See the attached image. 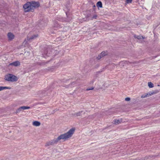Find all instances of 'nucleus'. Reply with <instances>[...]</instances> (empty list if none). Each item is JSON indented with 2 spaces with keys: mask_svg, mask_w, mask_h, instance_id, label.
Wrapping results in <instances>:
<instances>
[{
  "mask_svg": "<svg viewBox=\"0 0 160 160\" xmlns=\"http://www.w3.org/2000/svg\"><path fill=\"white\" fill-rule=\"evenodd\" d=\"M85 112H83V114H85Z\"/></svg>",
  "mask_w": 160,
  "mask_h": 160,
  "instance_id": "obj_27",
  "label": "nucleus"
},
{
  "mask_svg": "<svg viewBox=\"0 0 160 160\" xmlns=\"http://www.w3.org/2000/svg\"><path fill=\"white\" fill-rule=\"evenodd\" d=\"M40 125V123L37 121H34L33 122V125L36 126H38Z\"/></svg>",
  "mask_w": 160,
  "mask_h": 160,
  "instance_id": "obj_12",
  "label": "nucleus"
},
{
  "mask_svg": "<svg viewBox=\"0 0 160 160\" xmlns=\"http://www.w3.org/2000/svg\"><path fill=\"white\" fill-rule=\"evenodd\" d=\"M154 93L153 92H150L146 94H145L144 95H142L141 96V97L142 98H145L147 97H149V96L153 94Z\"/></svg>",
  "mask_w": 160,
  "mask_h": 160,
  "instance_id": "obj_7",
  "label": "nucleus"
},
{
  "mask_svg": "<svg viewBox=\"0 0 160 160\" xmlns=\"http://www.w3.org/2000/svg\"><path fill=\"white\" fill-rule=\"evenodd\" d=\"M82 111H81L80 112H76L74 113H73L72 114V115L73 116L76 117L78 116H82L81 113L83 112Z\"/></svg>",
  "mask_w": 160,
  "mask_h": 160,
  "instance_id": "obj_6",
  "label": "nucleus"
},
{
  "mask_svg": "<svg viewBox=\"0 0 160 160\" xmlns=\"http://www.w3.org/2000/svg\"><path fill=\"white\" fill-rule=\"evenodd\" d=\"M107 54V53L105 52H102L100 54V55H99L97 57V58L98 59H100L102 57H103Z\"/></svg>",
  "mask_w": 160,
  "mask_h": 160,
  "instance_id": "obj_10",
  "label": "nucleus"
},
{
  "mask_svg": "<svg viewBox=\"0 0 160 160\" xmlns=\"http://www.w3.org/2000/svg\"><path fill=\"white\" fill-rule=\"evenodd\" d=\"M137 38L138 39H143V37L142 36H141V35H139V36H137Z\"/></svg>",
  "mask_w": 160,
  "mask_h": 160,
  "instance_id": "obj_17",
  "label": "nucleus"
},
{
  "mask_svg": "<svg viewBox=\"0 0 160 160\" xmlns=\"http://www.w3.org/2000/svg\"><path fill=\"white\" fill-rule=\"evenodd\" d=\"M122 122V119H115L113 121V123L116 125L121 123Z\"/></svg>",
  "mask_w": 160,
  "mask_h": 160,
  "instance_id": "obj_9",
  "label": "nucleus"
},
{
  "mask_svg": "<svg viewBox=\"0 0 160 160\" xmlns=\"http://www.w3.org/2000/svg\"><path fill=\"white\" fill-rule=\"evenodd\" d=\"M20 63L18 61H16L10 63L9 65V66H13L15 67L18 66L20 65Z\"/></svg>",
  "mask_w": 160,
  "mask_h": 160,
  "instance_id": "obj_5",
  "label": "nucleus"
},
{
  "mask_svg": "<svg viewBox=\"0 0 160 160\" xmlns=\"http://www.w3.org/2000/svg\"><path fill=\"white\" fill-rule=\"evenodd\" d=\"M132 0H126V2L127 3H131Z\"/></svg>",
  "mask_w": 160,
  "mask_h": 160,
  "instance_id": "obj_21",
  "label": "nucleus"
},
{
  "mask_svg": "<svg viewBox=\"0 0 160 160\" xmlns=\"http://www.w3.org/2000/svg\"><path fill=\"white\" fill-rule=\"evenodd\" d=\"M8 37L9 40H11L14 38V36L12 33L9 32L8 34Z\"/></svg>",
  "mask_w": 160,
  "mask_h": 160,
  "instance_id": "obj_8",
  "label": "nucleus"
},
{
  "mask_svg": "<svg viewBox=\"0 0 160 160\" xmlns=\"http://www.w3.org/2000/svg\"><path fill=\"white\" fill-rule=\"evenodd\" d=\"M97 17V16L96 15H94L92 17V18L96 19V18Z\"/></svg>",
  "mask_w": 160,
  "mask_h": 160,
  "instance_id": "obj_23",
  "label": "nucleus"
},
{
  "mask_svg": "<svg viewBox=\"0 0 160 160\" xmlns=\"http://www.w3.org/2000/svg\"><path fill=\"white\" fill-rule=\"evenodd\" d=\"M93 89H94V88L93 87H92L91 88H88L86 89V90L88 91V90H92Z\"/></svg>",
  "mask_w": 160,
  "mask_h": 160,
  "instance_id": "obj_18",
  "label": "nucleus"
},
{
  "mask_svg": "<svg viewBox=\"0 0 160 160\" xmlns=\"http://www.w3.org/2000/svg\"><path fill=\"white\" fill-rule=\"evenodd\" d=\"M30 2L31 4V7L33 11L34 8L38 7L40 6V4L38 2L34 1Z\"/></svg>",
  "mask_w": 160,
  "mask_h": 160,
  "instance_id": "obj_4",
  "label": "nucleus"
},
{
  "mask_svg": "<svg viewBox=\"0 0 160 160\" xmlns=\"http://www.w3.org/2000/svg\"><path fill=\"white\" fill-rule=\"evenodd\" d=\"M66 14L67 15V13H66Z\"/></svg>",
  "mask_w": 160,
  "mask_h": 160,
  "instance_id": "obj_26",
  "label": "nucleus"
},
{
  "mask_svg": "<svg viewBox=\"0 0 160 160\" xmlns=\"http://www.w3.org/2000/svg\"><path fill=\"white\" fill-rule=\"evenodd\" d=\"M125 62H126V61L125 62H120V64L122 65L124 63H125Z\"/></svg>",
  "mask_w": 160,
  "mask_h": 160,
  "instance_id": "obj_24",
  "label": "nucleus"
},
{
  "mask_svg": "<svg viewBox=\"0 0 160 160\" xmlns=\"http://www.w3.org/2000/svg\"><path fill=\"white\" fill-rule=\"evenodd\" d=\"M25 12H33L30 2H28L23 6Z\"/></svg>",
  "mask_w": 160,
  "mask_h": 160,
  "instance_id": "obj_2",
  "label": "nucleus"
},
{
  "mask_svg": "<svg viewBox=\"0 0 160 160\" xmlns=\"http://www.w3.org/2000/svg\"><path fill=\"white\" fill-rule=\"evenodd\" d=\"M30 108L29 107L26 106V109H30Z\"/></svg>",
  "mask_w": 160,
  "mask_h": 160,
  "instance_id": "obj_25",
  "label": "nucleus"
},
{
  "mask_svg": "<svg viewBox=\"0 0 160 160\" xmlns=\"http://www.w3.org/2000/svg\"><path fill=\"white\" fill-rule=\"evenodd\" d=\"M97 6L98 7H99L100 8L102 7V2L101 1H99L97 3Z\"/></svg>",
  "mask_w": 160,
  "mask_h": 160,
  "instance_id": "obj_13",
  "label": "nucleus"
},
{
  "mask_svg": "<svg viewBox=\"0 0 160 160\" xmlns=\"http://www.w3.org/2000/svg\"><path fill=\"white\" fill-rule=\"evenodd\" d=\"M9 88L7 87L0 86V91L4 89H8Z\"/></svg>",
  "mask_w": 160,
  "mask_h": 160,
  "instance_id": "obj_16",
  "label": "nucleus"
},
{
  "mask_svg": "<svg viewBox=\"0 0 160 160\" xmlns=\"http://www.w3.org/2000/svg\"><path fill=\"white\" fill-rule=\"evenodd\" d=\"M48 50H47V49L45 50L44 51V54L45 55H46L47 56H49L50 53V52L49 53H48Z\"/></svg>",
  "mask_w": 160,
  "mask_h": 160,
  "instance_id": "obj_14",
  "label": "nucleus"
},
{
  "mask_svg": "<svg viewBox=\"0 0 160 160\" xmlns=\"http://www.w3.org/2000/svg\"><path fill=\"white\" fill-rule=\"evenodd\" d=\"M5 78L6 80L9 81H16L17 80V78L16 76L10 74L6 75Z\"/></svg>",
  "mask_w": 160,
  "mask_h": 160,
  "instance_id": "obj_3",
  "label": "nucleus"
},
{
  "mask_svg": "<svg viewBox=\"0 0 160 160\" xmlns=\"http://www.w3.org/2000/svg\"><path fill=\"white\" fill-rule=\"evenodd\" d=\"M21 108H22V109L23 110L26 109V106H25L21 107Z\"/></svg>",
  "mask_w": 160,
  "mask_h": 160,
  "instance_id": "obj_22",
  "label": "nucleus"
},
{
  "mask_svg": "<svg viewBox=\"0 0 160 160\" xmlns=\"http://www.w3.org/2000/svg\"><path fill=\"white\" fill-rule=\"evenodd\" d=\"M22 108H21V107H20L18 110H17V112H19L22 110Z\"/></svg>",
  "mask_w": 160,
  "mask_h": 160,
  "instance_id": "obj_19",
  "label": "nucleus"
},
{
  "mask_svg": "<svg viewBox=\"0 0 160 160\" xmlns=\"http://www.w3.org/2000/svg\"><path fill=\"white\" fill-rule=\"evenodd\" d=\"M74 131V129L73 128L71 129L67 133L60 135L57 138L47 142L45 144V146H48L51 145H53L57 144L61 139H66L70 138L72 136Z\"/></svg>",
  "mask_w": 160,
  "mask_h": 160,
  "instance_id": "obj_1",
  "label": "nucleus"
},
{
  "mask_svg": "<svg viewBox=\"0 0 160 160\" xmlns=\"http://www.w3.org/2000/svg\"><path fill=\"white\" fill-rule=\"evenodd\" d=\"M148 85L150 88H152L154 87L153 84L151 82H148Z\"/></svg>",
  "mask_w": 160,
  "mask_h": 160,
  "instance_id": "obj_15",
  "label": "nucleus"
},
{
  "mask_svg": "<svg viewBox=\"0 0 160 160\" xmlns=\"http://www.w3.org/2000/svg\"><path fill=\"white\" fill-rule=\"evenodd\" d=\"M29 37V36L28 35L27 37V40H28V41L30 40L31 39H34L36 38L37 37H38V35H34L32 36V37H30V38Z\"/></svg>",
  "mask_w": 160,
  "mask_h": 160,
  "instance_id": "obj_11",
  "label": "nucleus"
},
{
  "mask_svg": "<svg viewBox=\"0 0 160 160\" xmlns=\"http://www.w3.org/2000/svg\"><path fill=\"white\" fill-rule=\"evenodd\" d=\"M130 100V98H125V100L126 101H128Z\"/></svg>",
  "mask_w": 160,
  "mask_h": 160,
  "instance_id": "obj_20",
  "label": "nucleus"
}]
</instances>
